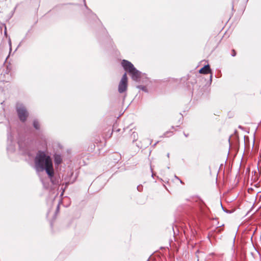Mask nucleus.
Masks as SVG:
<instances>
[{
    "label": "nucleus",
    "instance_id": "nucleus-7",
    "mask_svg": "<svg viewBox=\"0 0 261 261\" xmlns=\"http://www.w3.org/2000/svg\"><path fill=\"white\" fill-rule=\"evenodd\" d=\"M211 71L210 65L208 64L205 65L199 70V73L201 74H207Z\"/></svg>",
    "mask_w": 261,
    "mask_h": 261
},
{
    "label": "nucleus",
    "instance_id": "nucleus-10",
    "mask_svg": "<svg viewBox=\"0 0 261 261\" xmlns=\"http://www.w3.org/2000/svg\"><path fill=\"white\" fill-rule=\"evenodd\" d=\"M131 138H132V139H133V142L137 141L138 138V134L135 132H133L131 135Z\"/></svg>",
    "mask_w": 261,
    "mask_h": 261
},
{
    "label": "nucleus",
    "instance_id": "nucleus-3",
    "mask_svg": "<svg viewBox=\"0 0 261 261\" xmlns=\"http://www.w3.org/2000/svg\"><path fill=\"white\" fill-rule=\"evenodd\" d=\"M127 88V77L126 73H125L119 83L118 85V92L120 93H122L125 92Z\"/></svg>",
    "mask_w": 261,
    "mask_h": 261
},
{
    "label": "nucleus",
    "instance_id": "nucleus-22",
    "mask_svg": "<svg viewBox=\"0 0 261 261\" xmlns=\"http://www.w3.org/2000/svg\"><path fill=\"white\" fill-rule=\"evenodd\" d=\"M64 192V190H63V192L62 193V195L63 194V192Z\"/></svg>",
    "mask_w": 261,
    "mask_h": 261
},
{
    "label": "nucleus",
    "instance_id": "nucleus-14",
    "mask_svg": "<svg viewBox=\"0 0 261 261\" xmlns=\"http://www.w3.org/2000/svg\"><path fill=\"white\" fill-rule=\"evenodd\" d=\"M236 55V51H235L234 49H233V50H232V54H231V56H232V57H234Z\"/></svg>",
    "mask_w": 261,
    "mask_h": 261
},
{
    "label": "nucleus",
    "instance_id": "nucleus-1",
    "mask_svg": "<svg viewBox=\"0 0 261 261\" xmlns=\"http://www.w3.org/2000/svg\"><path fill=\"white\" fill-rule=\"evenodd\" d=\"M35 169L37 171H45L48 175L53 173V165L51 158L44 151H39L34 160Z\"/></svg>",
    "mask_w": 261,
    "mask_h": 261
},
{
    "label": "nucleus",
    "instance_id": "nucleus-19",
    "mask_svg": "<svg viewBox=\"0 0 261 261\" xmlns=\"http://www.w3.org/2000/svg\"><path fill=\"white\" fill-rule=\"evenodd\" d=\"M185 136L187 137H188V135H186V134H184Z\"/></svg>",
    "mask_w": 261,
    "mask_h": 261
},
{
    "label": "nucleus",
    "instance_id": "nucleus-16",
    "mask_svg": "<svg viewBox=\"0 0 261 261\" xmlns=\"http://www.w3.org/2000/svg\"><path fill=\"white\" fill-rule=\"evenodd\" d=\"M222 261H231L230 259H225L224 260H223Z\"/></svg>",
    "mask_w": 261,
    "mask_h": 261
},
{
    "label": "nucleus",
    "instance_id": "nucleus-9",
    "mask_svg": "<svg viewBox=\"0 0 261 261\" xmlns=\"http://www.w3.org/2000/svg\"><path fill=\"white\" fill-rule=\"evenodd\" d=\"M203 255H204V253L203 252H200L199 250H197L196 252V256L197 258V261H199V259L201 257H203Z\"/></svg>",
    "mask_w": 261,
    "mask_h": 261
},
{
    "label": "nucleus",
    "instance_id": "nucleus-21",
    "mask_svg": "<svg viewBox=\"0 0 261 261\" xmlns=\"http://www.w3.org/2000/svg\"><path fill=\"white\" fill-rule=\"evenodd\" d=\"M167 156H168V158L169 157V153L167 154Z\"/></svg>",
    "mask_w": 261,
    "mask_h": 261
},
{
    "label": "nucleus",
    "instance_id": "nucleus-8",
    "mask_svg": "<svg viewBox=\"0 0 261 261\" xmlns=\"http://www.w3.org/2000/svg\"><path fill=\"white\" fill-rule=\"evenodd\" d=\"M62 162V158L60 154H55L54 155V162L56 165H60Z\"/></svg>",
    "mask_w": 261,
    "mask_h": 261
},
{
    "label": "nucleus",
    "instance_id": "nucleus-2",
    "mask_svg": "<svg viewBox=\"0 0 261 261\" xmlns=\"http://www.w3.org/2000/svg\"><path fill=\"white\" fill-rule=\"evenodd\" d=\"M16 111L19 119L22 122L25 121L28 113L24 106L22 104L17 103L16 105Z\"/></svg>",
    "mask_w": 261,
    "mask_h": 261
},
{
    "label": "nucleus",
    "instance_id": "nucleus-6",
    "mask_svg": "<svg viewBox=\"0 0 261 261\" xmlns=\"http://www.w3.org/2000/svg\"><path fill=\"white\" fill-rule=\"evenodd\" d=\"M51 183L54 185H58L61 184V179L59 175H54V170L51 175H48Z\"/></svg>",
    "mask_w": 261,
    "mask_h": 261
},
{
    "label": "nucleus",
    "instance_id": "nucleus-20",
    "mask_svg": "<svg viewBox=\"0 0 261 261\" xmlns=\"http://www.w3.org/2000/svg\"><path fill=\"white\" fill-rule=\"evenodd\" d=\"M10 45L11 46V42H10ZM10 49H11V47L10 46Z\"/></svg>",
    "mask_w": 261,
    "mask_h": 261
},
{
    "label": "nucleus",
    "instance_id": "nucleus-13",
    "mask_svg": "<svg viewBox=\"0 0 261 261\" xmlns=\"http://www.w3.org/2000/svg\"><path fill=\"white\" fill-rule=\"evenodd\" d=\"M139 88L141 89H142L143 91L146 92L147 91V88L145 86H139Z\"/></svg>",
    "mask_w": 261,
    "mask_h": 261
},
{
    "label": "nucleus",
    "instance_id": "nucleus-18",
    "mask_svg": "<svg viewBox=\"0 0 261 261\" xmlns=\"http://www.w3.org/2000/svg\"><path fill=\"white\" fill-rule=\"evenodd\" d=\"M59 210V205H58L57 207V211H58Z\"/></svg>",
    "mask_w": 261,
    "mask_h": 261
},
{
    "label": "nucleus",
    "instance_id": "nucleus-12",
    "mask_svg": "<svg viewBox=\"0 0 261 261\" xmlns=\"http://www.w3.org/2000/svg\"><path fill=\"white\" fill-rule=\"evenodd\" d=\"M8 141L10 143H12L13 137L11 133H8Z\"/></svg>",
    "mask_w": 261,
    "mask_h": 261
},
{
    "label": "nucleus",
    "instance_id": "nucleus-11",
    "mask_svg": "<svg viewBox=\"0 0 261 261\" xmlns=\"http://www.w3.org/2000/svg\"><path fill=\"white\" fill-rule=\"evenodd\" d=\"M33 126L36 129H39L40 124L37 120H34L33 121Z\"/></svg>",
    "mask_w": 261,
    "mask_h": 261
},
{
    "label": "nucleus",
    "instance_id": "nucleus-15",
    "mask_svg": "<svg viewBox=\"0 0 261 261\" xmlns=\"http://www.w3.org/2000/svg\"><path fill=\"white\" fill-rule=\"evenodd\" d=\"M142 186H138L137 187V189L139 191H141L142 190Z\"/></svg>",
    "mask_w": 261,
    "mask_h": 261
},
{
    "label": "nucleus",
    "instance_id": "nucleus-5",
    "mask_svg": "<svg viewBox=\"0 0 261 261\" xmlns=\"http://www.w3.org/2000/svg\"><path fill=\"white\" fill-rule=\"evenodd\" d=\"M121 65L123 67L124 69L128 72H129L131 70V69H132L134 67V66L130 62L126 60H122L121 62Z\"/></svg>",
    "mask_w": 261,
    "mask_h": 261
},
{
    "label": "nucleus",
    "instance_id": "nucleus-4",
    "mask_svg": "<svg viewBox=\"0 0 261 261\" xmlns=\"http://www.w3.org/2000/svg\"><path fill=\"white\" fill-rule=\"evenodd\" d=\"M128 73L131 75L133 80L137 82L140 80L141 73L135 67Z\"/></svg>",
    "mask_w": 261,
    "mask_h": 261
},
{
    "label": "nucleus",
    "instance_id": "nucleus-17",
    "mask_svg": "<svg viewBox=\"0 0 261 261\" xmlns=\"http://www.w3.org/2000/svg\"><path fill=\"white\" fill-rule=\"evenodd\" d=\"M172 133V132H166V133L164 134V136H166V134H168V133Z\"/></svg>",
    "mask_w": 261,
    "mask_h": 261
}]
</instances>
